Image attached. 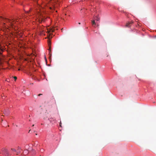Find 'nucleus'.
I'll return each mask as SVG.
<instances>
[{
	"label": "nucleus",
	"instance_id": "1",
	"mask_svg": "<svg viewBox=\"0 0 156 156\" xmlns=\"http://www.w3.org/2000/svg\"><path fill=\"white\" fill-rule=\"evenodd\" d=\"M49 4L52 6V7H50V9H52L53 8H55L59 6L60 3L62 0H48Z\"/></svg>",
	"mask_w": 156,
	"mask_h": 156
},
{
	"label": "nucleus",
	"instance_id": "2",
	"mask_svg": "<svg viewBox=\"0 0 156 156\" xmlns=\"http://www.w3.org/2000/svg\"><path fill=\"white\" fill-rule=\"evenodd\" d=\"M6 22H9L10 23V25L12 26V27H13V26L15 27L16 26L14 25V24L16 22H17V19L14 20L13 19H12V21L11 22V20L9 19H6Z\"/></svg>",
	"mask_w": 156,
	"mask_h": 156
},
{
	"label": "nucleus",
	"instance_id": "3",
	"mask_svg": "<svg viewBox=\"0 0 156 156\" xmlns=\"http://www.w3.org/2000/svg\"><path fill=\"white\" fill-rule=\"evenodd\" d=\"M44 28L43 27H39L38 28V31L39 32L41 35H43L44 34Z\"/></svg>",
	"mask_w": 156,
	"mask_h": 156
},
{
	"label": "nucleus",
	"instance_id": "4",
	"mask_svg": "<svg viewBox=\"0 0 156 156\" xmlns=\"http://www.w3.org/2000/svg\"><path fill=\"white\" fill-rule=\"evenodd\" d=\"M133 23V21H132L131 22H129L126 23V27H130L131 26V24Z\"/></svg>",
	"mask_w": 156,
	"mask_h": 156
},
{
	"label": "nucleus",
	"instance_id": "5",
	"mask_svg": "<svg viewBox=\"0 0 156 156\" xmlns=\"http://www.w3.org/2000/svg\"><path fill=\"white\" fill-rule=\"evenodd\" d=\"M44 19L43 16H41L39 18V21L40 23L44 21Z\"/></svg>",
	"mask_w": 156,
	"mask_h": 156
},
{
	"label": "nucleus",
	"instance_id": "6",
	"mask_svg": "<svg viewBox=\"0 0 156 156\" xmlns=\"http://www.w3.org/2000/svg\"><path fill=\"white\" fill-rule=\"evenodd\" d=\"M4 114L6 115H8L9 114V111L8 110H5L4 112Z\"/></svg>",
	"mask_w": 156,
	"mask_h": 156
},
{
	"label": "nucleus",
	"instance_id": "7",
	"mask_svg": "<svg viewBox=\"0 0 156 156\" xmlns=\"http://www.w3.org/2000/svg\"><path fill=\"white\" fill-rule=\"evenodd\" d=\"M92 23L93 25L95 26L96 25V23H95L94 20H91Z\"/></svg>",
	"mask_w": 156,
	"mask_h": 156
},
{
	"label": "nucleus",
	"instance_id": "8",
	"mask_svg": "<svg viewBox=\"0 0 156 156\" xmlns=\"http://www.w3.org/2000/svg\"><path fill=\"white\" fill-rule=\"evenodd\" d=\"M5 153L7 154V155L8 156L9 155V153H8V152L7 151V150L5 149Z\"/></svg>",
	"mask_w": 156,
	"mask_h": 156
},
{
	"label": "nucleus",
	"instance_id": "9",
	"mask_svg": "<svg viewBox=\"0 0 156 156\" xmlns=\"http://www.w3.org/2000/svg\"><path fill=\"white\" fill-rule=\"evenodd\" d=\"M54 31V29L52 28L50 29V31H49V32H53Z\"/></svg>",
	"mask_w": 156,
	"mask_h": 156
},
{
	"label": "nucleus",
	"instance_id": "10",
	"mask_svg": "<svg viewBox=\"0 0 156 156\" xmlns=\"http://www.w3.org/2000/svg\"><path fill=\"white\" fill-rule=\"evenodd\" d=\"M100 19L99 18L98 16H96V20H97V21H99V20Z\"/></svg>",
	"mask_w": 156,
	"mask_h": 156
},
{
	"label": "nucleus",
	"instance_id": "11",
	"mask_svg": "<svg viewBox=\"0 0 156 156\" xmlns=\"http://www.w3.org/2000/svg\"><path fill=\"white\" fill-rule=\"evenodd\" d=\"M11 150L13 151H14V152H16V150L15 149H14V148H12L11 149Z\"/></svg>",
	"mask_w": 156,
	"mask_h": 156
},
{
	"label": "nucleus",
	"instance_id": "12",
	"mask_svg": "<svg viewBox=\"0 0 156 156\" xmlns=\"http://www.w3.org/2000/svg\"><path fill=\"white\" fill-rule=\"evenodd\" d=\"M13 78H14L15 79V80H16V79H17V77H16V76H14V77H13Z\"/></svg>",
	"mask_w": 156,
	"mask_h": 156
},
{
	"label": "nucleus",
	"instance_id": "13",
	"mask_svg": "<svg viewBox=\"0 0 156 156\" xmlns=\"http://www.w3.org/2000/svg\"><path fill=\"white\" fill-rule=\"evenodd\" d=\"M42 95V94H39L38 95V96H41V95Z\"/></svg>",
	"mask_w": 156,
	"mask_h": 156
},
{
	"label": "nucleus",
	"instance_id": "14",
	"mask_svg": "<svg viewBox=\"0 0 156 156\" xmlns=\"http://www.w3.org/2000/svg\"><path fill=\"white\" fill-rule=\"evenodd\" d=\"M41 152H43V150H41Z\"/></svg>",
	"mask_w": 156,
	"mask_h": 156
},
{
	"label": "nucleus",
	"instance_id": "15",
	"mask_svg": "<svg viewBox=\"0 0 156 156\" xmlns=\"http://www.w3.org/2000/svg\"><path fill=\"white\" fill-rule=\"evenodd\" d=\"M48 50H49V51L50 52L51 51V50H50V48L48 49Z\"/></svg>",
	"mask_w": 156,
	"mask_h": 156
},
{
	"label": "nucleus",
	"instance_id": "16",
	"mask_svg": "<svg viewBox=\"0 0 156 156\" xmlns=\"http://www.w3.org/2000/svg\"><path fill=\"white\" fill-rule=\"evenodd\" d=\"M30 130H31L30 129L29 130V133L30 132Z\"/></svg>",
	"mask_w": 156,
	"mask_h": 156
},
{
	"label": "nucleus",
	"instance_id": "17",
	"mask_svg": "<svg viewBox=\"0 0 156 156\" xmlns=\"http://www.w3.org/2000/svg\"><path fill=\"white\" fill-rule=\"evenodd\" d=\"M50 42L49 40H48V43H49V42Z\"/></svg>",
	"mask_w": 156,
	"mask_h": 156
},
{
	"label": "nucleus",
	"instance_id": "18",
	"mask_svg": "<svg viewBox=\"0 0 156 156\" xmlns=\"http://www.w3.org/2000/svg\"><path fill=\"white\" fill-rule=\"evenodd\" d=\"M34 126V125H33L32 126Z\"/></svg>",
	"mask_w": 156,
	"mask_h": 156
},
{
	"label": "nucleus",
	"instance_id": "19",
	"mask_svg": "<svg viewBox=\"0 0 156 156\" xmlns=\"http://www.w3.org/2000/svg\"><path fill=\"white\" fill-rule=\"evenodd\" d=\"M78 24H80V23H79Z\"/></svg>",
	"mask_w": 156,
	"mask_h": 156
},
{
	"label": "nucleus",
	"instance_id": "20",
	"mask_svg": "<svg viewBox=\"0 0 156 156\" xmlns=\"http://www.w3.org/2000/svg\"><path fill=\"white\" fill-rule=\"evenodd\" d=\"M47 32H48V33H49V31H47Z\"/></svg>",
	"mask_w": 156,
	"mask_h": 156
},
{
	"label": "nucleus",
	"instance_id": "21",
	"mask_svg": "<svg viewBox=\"0 0 156 156\" xmlns=\"http://www.w3.org/2000/svg\"><path fill=\"white\" fill-rule=\"evenodd\" d=\"M36 135H37V133H36Z\"/></svg>",
	"mask_w": 156,
	"mask_h": 156
},
{
	"label": "nucleus",
	"instance_id": "22",
	"mask_svg": "<svg viewBox=\"0 0 156 156\" xmlns=\"http://www.w3.org/2000/svg\"><path fill=\"white\" fill-rule=\"evenodd\" d=\"M40 156H41V155Z\"/></svg>",
	"mask_w": 156,
	"mask_h": 156
}]
</instances>
